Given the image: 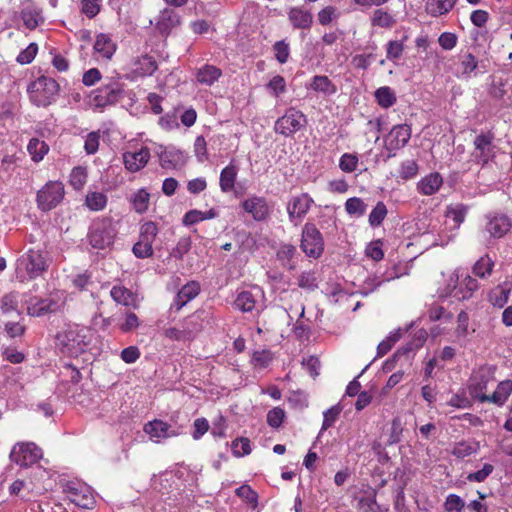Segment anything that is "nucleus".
Returning <instances> with one entry per match:
<instances>
[{
	"instance_id": "1",
	"label": "nucleus",
	"mask_w": 512,
	"mask_h": 512,
	"mask_svg": "<svg viewBox=\"0 0 512 512\" xmlns=\"http://www.w3.org/2000/svg\"><path fill=\"white\" fill-rule=\"evenodd\" d=\"M30 100L39 107H46L56 101L60 86L55 79L40 76L28 86Z\"/></svg>"
},
{
	"instance_id": "28",
	"label": "nucleus",
	"mask_w": 512,
	"mask_h": 512,
	"mask_svg": "<svg viewBox=\"0 0 512 512\" xmlns=\"http://www.w3.org/2000/svg\"><path fill=\"white\" fill-rule=\"evenodd\" d=\"M443 184V178L438 172L430 173L422 178L418 184V191L426 196L435 194Z\"/></svg>"
},
{
	"instance_id": "54",
	"label": "nucleus",
	"mask_w": 512,
	"mask_h": 512,
	"mask_svg": "<svg viewBox=\"0 0 512 512\" xmlns=\"http://www.w3.org/2000/svg\"><path fill=\"white\" fill-rule=\"evenodd\" d=\"M232 452L236 457H243L251 453L250 440L248 438H237L232 442Z\"/></svg>"
},
{
	"instance_id": "13",
	"label": "nucleus",
	"mask_w": 512,
	"mask_h": 512,
	"mask_svg": "<svg viewBox=\"0 0 512 512\" xmlns=\"http://www.w3.org/2000/svg\"><path fill=\"white\" fill-rule=\"evenodd\" d=\"M383 145L388 151L387 157L395 156V152L404 147L411 137L410 130H382Z\"/></svg>"
},
{
	"instance_id": "45",
	"label": "nucleus",
	"mask_w": 512,
	"mask_h": 512,
	"mask_svg": "<svg viewBox=\"0 0 512 512\" xmlns=\"http://www.w3.org/2000/svg\"><path fill=\"white\" fill-rule=\"evenodd\" d=\"M468 207L464 204L458 203L450 205L446 209V217L452 218L455 226L458 228L465 220Z\"/></svg>"
},
{
	"instance_id": "48",
	"label": "nucleus",
	"mask_w": 512,
	"mask_h": 512,
	"mask_svg": "<svg viewBox=\"0 0 512 512\" xmlns=\"http://www.w3.org/2000/svg\"><path fill=\"white\" fill-rule=\"evenodd\" d=\"M192 240L190 236H183L181 237L176 246L171 250L170 257L176 258V259H183L184 255L189 252L191 249Z\"/></svg>"
},
{
	"instance_id": "15",
	"label": "nucleus",
	"mask_w": 512,
	"mask_h": 512,
	"mask_svg": "<svg viewBox=\"0 0 512 512\" xmlns=\"http://www.w3.org/2000/svg\"><path fill=\"white\" fill-rule=\"evenodd\" d=\"M313 203L314 200L307 193L292 197L287 204V212L290 221H294L295 219L302 220Z\"/></svg>"
},
{
	"instance_id": "3",
	"label": "nucleus",
	"mask_w": 512,
	"mask_h": 512,
	"mask_svg": "<svg viewBox=\"0 0 512 512\" xmlns=\"http://www.w3.org/2000/svg\"><path fill=\"white\" fill-rule=\"evenodd\" d=\"M116 230L111 218H102L92 223L88 238L91 246L96 249H105L113 243Z\"/></svg>"
},
{
	"instance_id": "7",
	"label": "nucleus",
	"mask_w": 512,
	"mask_h": 512,
	"mask_svg": "<svg viewBox=\"0 0 512 512\" xmlns=\"http://www.w3.org/2000/svg\"><path fill=\"white\" fill-rule=\"evenodd\" d=\"M158 234V227L152 221L145 222L140 228L139 240L132 251L137 258L145 259L153 255V243Z\"/></svg>"
},
{
	"instance_id": "9",
	"label": "nucleus",
	"mask_w": 512,
	"mask_h": 512,
	"mask_svg": "<svg viewBox=\"0 0 512 512\" xmlns=\"http://www.w3.org/2000/svg\"><path fill=\"white\" fill-rule=\"evenodd\" d=\"M62 351L71 356H77L87 346L85 336L80 335L76 330L70 329L60 333L57 337Z\"/></svg>"
},
{
	"instance_id": "22",
	"label": "nucleus",
	"mask_w": 512,
	"mask_h": 512,
	"mask_svg": "<svg viewBox=\"0 0 512 512\" xmlns=\"http://www.w3.org/2000/svg\"><path fill=\"white\" fill-rule=\"evenodd\" d=\"M150 158V151L148 148H141L135 152H125L123 155L124 164L130 172H137L141 170Z\"/></svg>"
},
{
	"instance_id": "8",
	"label": "nucleus",
	"mask_w": 512,
	"mask_h": 512,
	"mask_svg": "<svg viewBox=\"0 0 512 512\" xmlns=\"http://www.w3.org/2000/svg\"><path fill=\"white\" fill-rule=\"evenodd\" d=\"M485 226L483 236L486 234L490 238L499 239L504 237L512 227V220L503 213H489L485 216Z\"/></svg>"
},
{
	"instance_id": "24",
	"label": "nucleus",
	"mask_w": 512,
	"mask_h": 512,
	"mask_svg": "<svg viewBox=\"0 0 512 512\" xmlns=\"http://www.w3.org/2000/svg\"><path fill=\"white\" fill-rule=\"evenodd\" d=\"M512 393V381L511 380H504L501 381L496 390L493 392L492 395H483L480 396V402H490L493 404H496L498 406H503L509 396Z\"/></svg>"
},
{
	"instance_id": "11",
	"label": "nucleus",
	"mask_w": 512,
	"mask_h": 512,
	"mask_svg": "<svg viewBox=\"0 0 512 512\" xmlns=\"http://www.w3.org/2000/svg\"><path fill=\"white\" fill-rule=\"evenodd\" d=\"M122 94V84L117 81H112L94 92L93 101L95 106L104 107L116 103L122 97Z\"/></svg>"
},
{
	"instance_id": "25",
	"label": "nucleus",
	"mask_w": 512,
	"mask_h": 512,
	"mask_svg": "<svg viewBox=\"0 0 512 512\" xmlns=\"http://www.w3.org/2000/svg\"><path fill=\"white\" fill-rule=\"evenodd\" d=\"M306 124V116L296 109H289L276 122L277 128H303Z\"/></svg>"
},
{
	"instance_id": "21",
	"label": "nucleus",
	"mask_w": 512,
	"mask_h": 512,
	"mask_svg": "<svg viewBox=\"0 0 512 512\" xmlns=\"http://www.w3.org/2000/svg\"><path fill=\"white\" fill-rule=\"evenodd\" d=\"M494 135L490 130L479 134L475 140L476 157L480 158L483 163H487L488 159L492 156L494 145Z\"/></svg>"
},
{
	"instance_id": "49",
	"label": "nucleus",
	"mask_w": 512,
	"mask_h": 512,
	"mask_svg": "<svg viewBox=\"0 0 512 512\" xmlns=\"http://www.w3.org/2000/svg\"><path fill=\"white\" fill-rule=\"evenodd\" d=\"M400 275L396 272H386L381 280L378 278H368L364 283V289H367L365 294L371 293L375 291L379 286H381L384 282H389L393 279L399 278Z\"/></svg>"
},
{
	"instance_id": "52",
	"label": "nucleus",
	"mask_w": 512,
	"mask_h": 512,
	"mask_svg": "<svg viewBox=\"0 0 512 512\" xmlns=\"http://www.w3.org/2000/svg\"><path fill=\"white\" fill-rule=\"evenodd\" d=\"M272 360L273 354L270 350L267 349L255 351L251 358L252 364L259 368H266Z\"/></svg>"
},
{
	"instance_id": "26",
	"label": "nucleus",
	"mask_w": 512,
	"mask_h": 512,
	"mask_svg": "<svg viewBox=\"0 0 512 512\" xmlns=\"http://www.w3.org/2000/svg\"><path fill=\"white\" fill-rule=\"evenodd\" d=\"M21 18L25 27L34 30L43 22L41 9L32 3L25 4L21 10Z\"/></svg>"
},
{
	"instance_id": "60",
	"label": "nucleus",
	"mask_w": 512,
	"mask_h": 512,
	"mask_svg": "<svg viewBox=\"0 0 512 512\" xmlns=\"http://www.w3.org/2000/svg\"><path fill=\"white\" fill-rule=\"evenodd\" d=\"M464 506V501L456 494H449L444 503L447 512H461Z\"/></svg>"
},
{
	"instance_id": "30",
	"label": "nucleus",
	"mask_w": 512,
	"mask_h": 512,
	"mask_svg": "<svg viewBox=\"0 0 512 512\" xmlns=\"http://www.w3.org/2000/svg\"><path fill=\"white\" fill-rule=\"evenodd\" d=\"M237 174L238 167L233 163H230L228 166L222 169L219 179V185L222 192L229 193L234 189Z\"/></svg>"
},
{
	"instance_id": "18",
	"label": "nucleus",
	"mask_w": 512,
	"mask_h": 512,
	"mask_svg": "<svg viewBox=\"0 0 512 512\" xmlns=\"http://www.w3.org/2000/svg\"><path fill=\"white\" fill-rule=\"evenodd\" d=\"M25 303L28 315L34 317L44 316L47 313L55 312L59 308L58 303L51 298L31 296Z\"/></svg>"
},
{
	"instance_id": "34",
	"label": "nucleus",
	"mask_w": 512,
	"mask_h": 512,
	"mask_svg": "<svg viewBox=\"0 0 512 512\" xmlns=\"http://www.w3.org/2000/svg\"><path fill=\"white\" fill-rule=\"evenodd\" d=\"M310 88L316 92L323 93L324 95H333L336 93L337 88L332 81L324 75H316L313 77Z\"/></svg>"
},
{
	"instance_id": "40",
	"label": "nucleus",
	"mask_w": 512,
	"mask_h": 512,
	"mask_svg": "<svg viewBox=\"0 0 512 512\" xmlns=\"http://www.w3.org/2000/svg\"><path fill=\"white\" fill-rule=\"evenodd\" d=\"M27 150L35 162L41 161L47 154L49 147L44 141H40L37 138H32L28 145Z\"/></svg>"
},
{
	"instance_id": "36",
	"label": "nucleus",
	"mask_w": 512,
	"mask_h": 512,
	"mask_svg": "<svg viewBox=\"0 0 512 512\" xmlns=\"http://www.w3.org/2000/svg\"><path fill=\"white\" fill-rule=\"evenodd\" d=\"M296 247L292 244H283L277 250L276 256L277 259L281 262V264L287 268L288 270L295 269V263L293 262V258L296 255Z\"/></svg>"
},
{
	"instance_id": "33",
	"label": "nucleus",
	"mask_w": 512,
	"mask_h": 512,
	"mask_svg": "<svg viewBox=\"0 0 512 512\" xmlns=\"http://www.w3.org/2000/svg\"><path fill=\"white\" fill-rule=\"evenodd\" d=\"M130 202L136 213L143 214L149 208L150 194L145 188H141L131 195Z\"/></svg>"
},
{
	"instance_id": "51",
	"label": "nucleus",
	"mask_w": 512,
	"mask_h": 512,
	"mask_svg": "<svg viewBox=\"0 0 512 512\" xmlns=\"http://www.w3.org/2000/svg\"><path fill=\"white\" fill-rule=\"evenodd\" d=\"M387 215L386 205L379 201L369 215V224L372 227L379 226Z\"/></svg>"
},
{
	"instance_id": "50",
	"label": "nucleus",
	"mask_w": 512,
	"mask_h": 512,
	"mask_svg": "<svg viewBox=\"0 0 512 512\" xmlns=\"http://www.w3.org/2000/svg\"><path fill=\"white\" fill-rule=\"evenodd\" d=\"M110 295L115 302L122 305H129L132 301L131 291L124 286H114L110 291Z\"/></svg>"
},
{
	"instance_id": "42",
	"label": "nucleus",
	"mask_w": 512,
	"mask_h": 512,
	"mask_svg": "<svg viewBox=\"0 0 512 512\" xmlns=\"http://www.w3.org/2000/svg\"><path fill=\"white\" fill-rule=\"evenodd\" d=\"M493 267V260L489 255H484L474 264L473 273L480 278H486L491 275Z\"/></svg>"
},
{
	"instance_id": "55",
	"label": "nucleus",
	"mask_w": 512,
	"mask_h": 512,
	"mask_svg": "<svg viewBox=\"0 0 512 512\" xmlns=\"http://www.w3.org/2000/svg\"><path fill=\"white\" fill-rule=\"evenodd\" d=\"M341 407L339 405L332 406L323 413V423L321 430H327L332 427L341 413Z\"/></svg>"
},
{
	"instance_id": "57",
	"label": "nucleus",
	"mask_w": 512,
	"mask_h": 512,
	"mask_svg": "<svg viewBox=\"0 0 512 512\" xmlns=\"http://www.w3.org/2000/svg\"><path fill=\"white\" fill-rule=\"evenodd\" d=\"M18 305V293L10 292L4 295L0 300V308L3 313H9L16 310Z\"/></svg>"
},
{
	"instance_id": "32",
	"label": "nucleus",
	"mask_w": 512,
	"mask_h": 512,
	"mask_svg": "<svg viewBox=\"0 0 512 512\" xmlns=\"http://www.w3.org/2000/svg\"><path fill=\"white\" fill-rule=\"evenodd\" d=\"M457 0H428L426 11L433 17L447 14L456 4Z\"/></svg>"
},
{
	"instance_id": "38",
	"label": "nucleus",
	"mask_w": 512,
	"mask_h": 512,
	"mask_svg": "<svg viewBox=\"0 0 512 512\" xmlns=\"http://www.w3.org/2000/svg\"><path fill=\"white\" fill-rule=\"evenodd\" d=\"M181 328L188 339L193 340L196 335L202 330V323L200 317L197 315H190L181 324Z\"/></svg>"
},
{
	"instance_id": "2",
	"label": "nucleus",
	"mask_w": 512,
	"mask_h": 512,
	"mask_svg": "<svg viewBox=\"0 0 512 512\" xmlns=\"http://www.w3.org/2000/svg\"><path fill=\"white\" fill-rule=\"evenodd\" d=\"M48 268L45 253L39 250H29L17 261V277L23 282L39 277Z\"/></svg>"
},
{
	"instance_id": "17",
	"label": "nucleus",
	"mask_w": 512,
	"mask_h": 512,
	"mask_svg": "<svg viewBox=\"0 0 512 512\" xmlns=\"http://www.w3.org/2000/svg\"><path fill=\"white\" fill-rule=\"evenodd\" d=\"M68 497L71 502L81 508H92L95 499L89 487L81 484H69L67 486Z\"/></svg>"
},
{
	"instance_id": "44",
	"label": "nucleus",
	"mask_w": 512,
	"mask_h": 512,
	"mask_svg": "<svg viewBox=\"0 0 512 512\" xmlns=\"http://www.w3.org/2000/svg\"><path fill=\"white\" fill-rule=\"evenodd\" d=\"M256 305L254 295L250 291L240 292L235 299V306L242 312H251Z\"/></svg>"
},
{
	"instance_id": "43",
	"label": "nucleus",
	"mask_w": 512,
	"mask_h": 512,
	"mask_svg": "<svg viewBox=\"0 0 512 512\" xmlns=\"http://www.w3.org/2000/svg\"><path fill=\"white\" fill-rule=\"evenodd\" d=\"M377 103L383 108H389L396 102V96L390 87H380L375 91Z\"/></svg>"
},
{
	"instance_id": "56",
	"label": "nucleus",
	"mask_w": 512,
	"mask_h": 512,
	"mask_svg": "<svg viewBox=\"0 0 512 512\" xmlns=\"http://www.w3.org/2000/svg\"><path fill=\"white\" fill-rule=\"evenodd\" d=\"M418 173V164L414 160H406L402 162L399 169V176L404 179H412Z\"/></svg>"
},
{
	"instance_id": "59",
	"label": "nucleus",
	"mask_w": 512,
	"mask_h": 512,
	"mask_svg": "<svg viewBox=\"0 0 512 512\" xmlns=\"http://www.w3.org/2000/svg\"><path fill=\"white\" fill-rule=\"evenodd\" d=\"M366 256L374 261H380L384 257L381 240L370 242L365 249Z\"/></svg>"
},
{
	"instance_id": "64",
	"label": "nucleus",
	"mask_w": 512,
	"mask_h": 512,
	"mask_svg": "<svg viewBox=\"0 0 512 512\" xmlns=\"http://www.w3.org/2000/svg\"><path fill=\"white\" fill-rule=\"evenodd\" d=\"M38 51V46L35 43L29 44L23 51L17 56V62L20 64H29L33 61Z\"/></svg>"
},
{
	"instance_id": "35",
	"label": "nucleus",
	"mask_w": 512,
	"mask_h": 512,
	"mask_svg": "<svg viewBox=\"0 0 512 512\" xmlns=\"http://www.w3.org/2000/svg\"><path fill=\"white\" fill-rule=\"evenodd\" d=\"M479 450V443L475 441H460L453 445L451 454L458 459H464Z\"/></svg>"
},
{
	"instance_id": "58",
	"label": "nucleus",
	"mask_w": 512,
	"mask_h": 512,
	"mask_svg": "<svg viewBox=\"0 0 512 512\" xmlns=\"http://www.w3.org/2000/svg\"><path fill=\"white\" fill-rule=\"evenodd\" d=\"M494 471V466L492 464H484V466L482 467V469L476 471V472H472V473H469L466 477V479L469 481V482H483L485 481L490 475L491 473Z\"/></svg>"
},
{
	"instance_id": "4",
	"label": "nucleus",
	"mask_w": 512,
	"mask_h": 512,
	"mask_svg": "<svg viewBox=\"0 0 512 512\" xmlns=\"http://www.w3.org/2000/svg\"><path fill=\"white\" fill-rule=\"evenodd\" d=\"M64 195L62 182L49 181L37 192V206L41 211H50L62 202Z\"/></svg>"
},
{
	"instance_id": "5",
	"label": "nucleus",
	"mask_w": 512,
	"mask_h": 512,
	"mask_svg": "<svg viewBox=\"0 0 512 512\" xmlns=\"http://www.w3.org/2000/svg\"><path fill=\"white\" fill-rule=\"evenodd\" d=\"M300 247L310 258L318 259L323 254L324 239L314 224L306 223L303 226Z\"/></svg>"
},
{
	"instance_id": "41",
	"label": "nucleus",
	"mask_w": 512,
	"mask_h": 512,
	"mask_svg": "<svg viewBox=\"0 0 512 512\" xmlns=\"http://www.w3.org/2000/svg\"><path fill=\"white\" fill-rule=\"evenodd\" d=\"M88 171L86 167H74L69 176V183L75 190H81L87 183Z\"/></svg>"
},
{
	"instance_id": "31",
	"label": "nucleus",
	"mask_w": 512,
	"mask_h": 512,
	"mask_svg": "<svg viewBox=\"0 0 512 512\" xmlns=\"http://www.w3.org/2000/svg\"><path fill=\"white\" fill-rule=\"evenodd\" d=\"M288 16L294 28L308 29L312 24V14L302 8H292Z\"/></svg>"
},
{
	"instance_id": "53",
	"label": "nucleus",
	"mask_w": 512,
	"mask_h": 512,
	"mask_svg": "<svg viewBox=\"0 0 512 512\" xmlns=\"http://www.w3.org/2000/svg\"><path fill=\"white\" fill-rule=\"evenodd\" d=\"M345 210L350 215L362 216L366 210V204L362 199L352 197L346 200Z\"/></svg>"
},
{
	"instance_id": "12",
	"label": "nucleus",
	"mask_w": 512,
	"mask_h": 512,
	"mask_svg": "<svg viewBox=\"0 0 512 512\" xmlns=\"http://www.w3.org/2000/svg\"><path fill=\"white\" fill-rule=\"evenodd\" d=\"M143 430L155 442H160L163 439L176 437L181 434L179 428H172L171 425L159 419L146 423Z\"/></svg>"
},
{
	"instance_id": "29",
	"label": "nucleus",
	"mask_w": 512,
	"mask_h": 512,
	"mask_svg": "<svg viewBox=\"0 0 512 512\" xmlns=\"http://www.w3.org/2000/svg\"><path fill=\"white\" fill-rule=\"evenodd\" d=\"M133 66V72L141 77L152 75L158 68L155 59L148 54L135 58L133 60Z\"/></svg>"
},
{
	"instance_id": "47",
	"label": "nucleus",
	"mask_w": 512,
	"mask_h": 512,
	"mask_svg": "<svg viewBox=\"0 0 512 512\" xmlns=\"http://www.w3.org/2000/svg\"><path fill=\"white\" fill-rule=\"evenodd\" d=\"M371 23L373 26H378L381 28H390L394 25L395 20L393 16L390 15L388 12L382 9H377L373 13Z\"/></svg>"
},
{
	"instance_id": "37",
	"label": "nucleus",
	"mask_w": 512,
	"mask_h": 512,
	"mask_svg": "<svg viewBox=\"0 0 512 512\" xmlns=\"http://www.w3.org/2000/svg\"><path fill=\"white\" fill-rule=\"evenodd\" d=\"M108 198L106 194L97 191H90L85 197V206L90 211H102L107 206Z\"/></svg>"
},
{
	"instance_id": "63",
	"label": "nucleus",
	"mask_w": 512,
	"mask_h": 512,
	"mask_svg": "<svg viewBox=\"0 0 512 512\" xmlns=\"http://www.w3.org/2000/svg\"><path fill=\"white\" fill-rule=\"evenodd\" d=\"M358 164L357 156L349 153H345L341 156L339 161V167L342 171L351 173L356 170Z\"/></svg>"
},
{
	"instance_id": "62",
	"label": "nucleus",
	"mask_w": 512,
	"mask_h": 512,
	"mask_svg": "<svg viewBox=\"0 0 512 512\" xmlns=\"http://www.w3.org/2000/svg\"><path fill=\"white\" fill-rule=\"evenodd\" d=\"M285 418V412L282 408L275 407L267 414V423L272 428H279Z\"/></svg>"
},
{
	"instance_id": "46",
	"label": "nucleus",
	"mask_w": 512,
	"mask_h": 512,
	"mask_svg": "<svg viewBox=\"0 0 512 512\" xmlns=\"http://www.w3.org/2000/svg\"><path fill=\"white\" fill-rule=\"evenodd\" d=\"M358 508L362 512H383L381 506L376 501L375 490H372L369 495L359 499Z\"/></svg>"
},
{
	"instance_id": "39",
	"label": "nucleus",
	"mask_w": 512,
	"mask_h": 512,
	"mask_svg": "<svg viewBox=\"0 0 512 512\" xmlns=\"http://www.w3.org/2000/svg\"><path fill=\"white\" fill-rule=\"evenodd\" d=\"M221 70L213 65H205L197 72V80L201 84L212 85L221 76Z\"/></svg>"
},
{
	"instance_id": "14",
	"label": "nucleus",
	"mask_w": 512,
	"mask_h": 512,
	"mask_svg": "<svg viewBox=\"0 0 512 512\" xmlns=\"http://www.w3.org/2000/svg\"><path fill=\"white\" fill-rule=\"evenodd\" d=\"M456 284L451 290V295L461 301L472 297L473 292L478 289V281L468 274H456Z\"/></svg>"
},
{
	"instance_id": "10",
	"label": "nucleus",
	"mask_w": 512,
	"mask_h": 512,
	"mask_svg": "<svg viewBox=\"0 0 512 512\" xmlns=\"http://www.w3.org/2000/svg\"><path fill=\"white\" fill-rule=\"evenodd\" d=\"M494 366H482L474 374L469 386L470 394L480 401V396L486 395L484 391L487 389L489 382L495 379Z\"/></svg>"
},
{
	"instance_id": "23",
	"label": "nucleus",
	"mask_w": 512,
	"mask_h": 512,
	"mask_svg": "<svg viewBox=\"0 0 512 512\" xmlns=\"http://www.w3.org/2000/svg\"><path fill=\"white\" fill-rule=\"evenodd\" d=\"M160 164L165 169H175L181 167L186 162L184 153L173 147L165 148L159 154Z\"/></svg>"
},
{
	"instance_id": "27",
	"label": "nucleus",
	"mask_w": 512,
	"mask_h": 512,
	"mask_svg": "<svg viewBox=\"0 0 512 512\" xmlns=\"http://www.w3.org/2000/svg\"><path fill=\"white\" fill-rule=\"evenodd\" d=\"M116 49L117 46L111 39L110 35L105 33H100L97 35L94 44V50L99 55V57L105 60H110Z\"/></svg>"
},
{
	"instance_id": "19",
	"label": "nucleus",
	"mask_w": 512,
	"mask_h": 512,
	"mask_svg": "<svg viewBox=\"0 0 512 512\" xmlns=\"http://www.w3.org/2000/svg\"><path fill=\"white\" fill-rule=\"evenodd\" d=\"M200 293V285L196 281L186 283L177 293L171 305V310L180 311L188 302L193 300Z\"/></svg>"
},
{
	"instance_id": "20",
	"label": "nucleus",
	"mask_w": 512,
	"mask_h": 512,
	"mask_svg": "<svg viewBox=\"0 0 512 512\" xmlns=\"http://www.w3.org/2000/svg\"><path fill=\"white\" fill-rule=\"evenodd\" d=\"M180 24V17L173 9L165 8L156 18V29L164 36H167Z\"/></svg>"
},
{
	"instance_id": "61",
	"label": "nucleus",
	"mask_w": 512,
	"mask_h": 512,
	"mask_svg": "<svg viewBox=\"0 0 512 512\" xmlns=\"http://www.w3.org/2000/svg\"><path fill=\"white\" fill-rule=\"evenodd\" d=\"M267 89L274 95L279 96L286 91V81L280 75H275L266 85Z\"/></svg>"
},
{
	"instance_id": "16",
	"label": "nucleus",
	"mask_w": 512,
	"mask_h": 512,
	"mask_svg": "<svg viewBox=\"0 0 512 512\" xmlns=\"http://www.w3.org/2000/svg\"><path fill=\"white\" fill-rule=\"evenodd\" d=\"M242 208L245 212L252 215L255 221H264L270 213L267 200L260 196H251L242 202Z\"/></svg>"
},
{
	"instance_id": "6",
	"label": "nucleus",
	"mask_w": 512,
	"mask_h": 512,
	"mask_svg": "<svg viewBox=\"0 0 512 512\" xmlns=\"http://www.w3.org/2000/svg\"><path fill=\"white\" fill-rule=\"evenodd\" d=\"M43 456L42 450L34 443H17L13 446L9 458L22 468L36 464Z\"/></svg>"
}]
</instances>
